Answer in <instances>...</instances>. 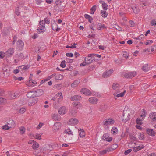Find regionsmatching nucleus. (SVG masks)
Returning a JSON list of instances; mask_svg holds the SVG:
<instances>
[{"mask_svg":"<svg viewBox=\"0 0 156 156\" xmlns=\"http://www.w3.org/2000/svg\"><path fill=\"white\" fill-rule=\"evenodd\" d=\"M102 6L104 10H106L108 9V5L105 3H102Z\"/></svg>","mask_w":156,"mask_h":156,"instance_id":"obj_35","label":"nucleus"},{"mask_svg":"<svg viewBox=\"0 0 156 156\" xmlns=\"http://www.w3.org/2000/svg\"><path fill=\"white\" fill-rule=\"evenodd\" d=\"M14 52V49L13 48H10L6 52L7 55L8 56H10Z\"/></svg>","mask_w":156,"mask_h":156,"instance_id":"obj_21","label":"nucleus"},{"mask_svg":"<svg viewBox=\"0 0 156 156\" xmlns=\"http://www.w3.org/2000/svg\"><path fill=\"white\" fill-rule=\"evenodd\" d=\"M144 38V36L143 34H142L140 35L139 37H136L134 39L136 40H140Z\"/></svg>","mask_w":156,"mask_h":156,"instance_id":"obj_40","label":"nucleus"},{"mask_svg":"<svg viewBox=\"0 0 156 156\" xmlns=\"http://www.w3.org/2000/svg\"><path fill=\"white\" fill-rule=\"evenodd\" d=\"M97 101V99L95 97H91L89 99V101L92 104H96L98 102Z\"/></svg>","mask_w":156,"mask_h":156,"instance_id":"obj_19","label":"nucleus"},{"mask_svg":"<svg viewBox=\"0 0 156 156\" xmlns=\"http://www.w3.org/2000/svg\"><path fill=\"white\" fill-rule=\"evenodd\" d=\"M144 135L143 134L140 133L138 137L140 140H143L144 138Z\"/></svg>","mask_w":156,"mask_h":156,"instance_id":"obj_48","label":"nucleus"},{"mask_svg":"<svg viewBox=\"0 0 156 156\" xmlns=\"http://www.w3.org/2000/svg\"><path fill=\"white\" fill-rule=\"evenodd\" d=\"M26 111V109L24 108H21L19 110V112L21 114H23Z\"/></svg>","mask_w":156,"mask_h":156,"instance_id":"obj_47","label":"nucleus"},{"mask_svg":"<svg viewBox=\"0 0 156 156\" xmlns=\"http://www.w3.org/2000/svg\"><path fill=\"white\" fill-rule=\"evenodd\" d=\"M151 23L152 26H156V22L155 20H152L151 21Z\"/></svg>","mask_w":156,"mask_h":156,"instance_id":"obj_56","label":"nucleus"},{"mask_svg":"<svg viewBox=\"0 0 156 156\" xmlns=\"http://www.w3.org/2000/svg\"><path fill=\"white\" fill-rule=\"evenodd\" d=\"M72 105L74 107L73 108H75L76 109L77 108H80L81 107V104L78 102L73 103H72Z\"/></svg>","mask_w":156,"mask_h":156,"instance_id":"obj_17","label":"nucleus"},{"mask_svg":"<svg viewBox=\"0 0 156 156\" xmlns=\"http://www.w3.org/2000/svg\"><path fill=\"white\" fill-rule=\"evenodd\" d=\"M3 128H2L4 130H6L7 129H9V128L11 127V126L9 127L7 125H5V126H3Z\"/></svg>","mask_w":156,"mask_h":156,"instance_id":"obj_51","label":"nucleus"},{"mask_svg":"<svg viewBox=\"0 0 156 156\" xmlns=\"http://www.w3.org/2000/svg\"><path fill=\"white\" fill-rule=\"evenodd\" d=\"M113 72V70L111 69L108 70H107L103 73L102 76L104 78H107L110 76Z\"/></svg>","mask_w":156,"mask_h":156,"instance_id":"obj_3","label":"nucleus"},{"mask_svg":"<svg viewBox=\"0 0 156 156\" xmlns=\"http://www.w3.org/2000/svg\"><path fill=\"white\" fill-rule=\"evenodd\" d=\"M64 133H66L67 134H68L69 135L71 134L73 135V134L72 133V132H71V131L69 129H67L65 130L64 132Z\"/></svg>","mask_w":156,"mask_h":156,"instance_id":"obj_42","label":"nucleus"},{"mask_svg":"<svg viewBox=\"0 0 156 156\" xmlns=\"http://www.w3.org/2000/svg\"><path fill=\"white\" fill-rule=\"evenodd\" d=\"M149 117L153 121H156V112L150 114Z\"/></svg>","mask_w":156,"mask_h":156,"instance_id":"obj_22","label":"nucleus"},{"mask_svg":"<svg viewBox=\"0 0 156 156\" xmlns=\"http://www.w3.org/2000/svg\"><path fill=\"white\" fill-rule=\"evenodd\" d=\"M34 91L36 97L41 96L44 93L43 90L41 89H37Z\"/></svg>","mask_w":156,"mask_h":156,"instance_id":"obj_14","label":"nucleus"},{"mask_svg":"<svg viewBox=\"0 0 156 156\" xmlns=\"http://www.w3.org/2000/svg\"><path fill=\"white\" fill-rule=\"evenodd\" d=\"M122 55L124 57L127 58L128 57V56L127 55V53L126 52H123L122 53Z\"/></svg>","mask_w":156,"mask_h":156,"instance_id":"obj_54","label":"nucleus"},{"mask_svg":"<svg viewBox=\"0 0 156 156\" xmlns=\"http://www.w3.org/2000/svg\"><path fill=\"white\" fill-rule=\"evenodd\" d=\"M18 95V94L17 93H15L11 94V97L12 99H15L16 98Z\"/></svg>","mask_w":156,"mask_h":156,"instance_id":"obj_44","label":"nucleus"},{"mask_svg":"<svg viewBox=\"0 0 156 156\" xmlns=\"http://www.w3.org/2000/svg\"><path fill=\"white\" fill-rule=\"evenodd\" d=\"M81 97L78 95H75L72 97L70 100L72 101H80L81 99Z\"/></svg>","mask_w":156,"mask_h":156,"instance_id":"obj_16","label":"nucleus"},{"mask_svg":"<svg viewBox=\"0 0 156 156\" xmlns=\"http://www.w3.org/2000/svg\"><path fill=\"white\" fill-rule=\"evenodd\" d=\"M105 10H101V14L102 17L104 18L106 17L108 15V13Z\"/></svg>","mask_w":156,"mask_h":156,"instance_id":"obj_29","label":"nucleus"},{"mask_svg":"<svg viewBox=\"0 0 156 156\" xmlns=\"http://www.w3.org/2000/svg\"><path fill=\"white\" fill-rule=\"evenodd\" d=\"M114 122V120L111 119H106L103 121L104 125L107 126L113 124Z\"/></svg>","mask_w":156,"mask_h":156,"instance_id":"obj_5","label":"nucleus"},{"mask_svg":"<svg viewBox=\"0 0 156 156\" xmlns=\"http://www.w3.org/2000/svg\"><path fill=\"white\" fill-rule=\"evenodd\" d=\"M112 88L114 90H118L119 88V86L118 84H113L112 85Z\"/></svg>","mask_w":156,"mask_h":156,"instance_id":"obj_38","label":"nucleus"},{"mask_svg":"<svg viewBox=\"0 0 156 156\" xmlns=\"http://www.w3.org/2000/svg\"><path fill=\"white\" fill-rule=\"evenodd\" d=\"M17 44V47L19 49L21 50L23 48L24 43L21 40H18Z\"/></svg>","mask_w":156,"mask_h":156,"instance_id":"obj_10","label":"nucleus"},{"mask_svg":"<svg viewBox=\"0 0 156 156\" xmlns=\"http://www.w3.org/2000/svg\"><path fill=\"white\" fill-rule=\"evenodd\" d=\"M62 75H58L55 76V79L56 80H60L62 79Z\"/></svg>","mask_w":156,"mask_h":156,"instance_id":"obj_41","label":"nucleus"},{"mask_svg":"<svg viewBox=\"0 0 156 156\" xmlns=\"http://www.w3.org/2000/svg\"><path fill=\"white\" fill-rule=\"evenodd\" d=\"M23 66V67L22 68V69L23 70H25L27 69H28L29 67H30V66L28 65H26L25 66H22L21 67H22Z\"/></svg>","mask_w":156,"mask_h":156,"instance_id":"obj_45","label":"nucleus"},{"mask_svg":"<svg viewBox=\"0 0 156 156\" xmlns=\"http://www.w3.org/2000/svg\"><path fill=\"white\" fill-rule=\"evenodd\" d=\"M79 134L80 137H83L85 136V133L83 130L82 129H79Z\"/></svg>","mask_w":156,"mask_h":156,"instance_id":"obj_28","label":"nucleus"},{"mask_svg":"<svg viewBox=\"0 0 156 156\" xmlns=\"http://www.w3.org/2000/svg\"><path fill=\"white\" fill-rule=\"evenodd\" d=\"M118 132V130L116 127H113L111 129V132L113 134H115Z\"/></svg>","mask_w":156,"mask_h":156,"instance_id":"obj_36","label":"nucleus"},{"mask_svg":"<svg viewBox=\"0 0 156 156\" xmlns=\"http://www.w3.org/2000/svg\"><path fill=\"white\" fill-rule=\"evenodd\" d=\"M81 92L86 96H90L91 95V93L90 90L86 88H82L81 90Z\"/></svg>","mask_w":156,"mask_h":156,"instance_id":"obj_4","label":"nucleus"},{"mask_svg":"<svg viewBox=\"0 0 156 156\" xmlns=\"http://www.w3.org/2000/svg\"><path fill=\"white\" fill-rule=\"evenodd\" d=\"M6 102V99L5 98L0 97V104L5 103Z\"/></svg>","mask_w":156,"mask_h":156,"instance_id":"obj_43","label":"nucleus"},{"mask_svg":"<svg viewBox=\"0 0 156 156\" xmlns=\"http://www.w3.org/2000/svg\"><path fill=\"white\" fill-rule=\"evenodd\" d=\"M20 134H24L25 131V129L23 126H21L20 128Z\"/></svg>","mask_w":156,"mask_h":156,"instance_id":"obj_37","label":"nucleus"},{"mask_svg":"<svg viewBox=\"0 0 156 156\" xmlns=\"http://www.w3.org/2000/svg\"><path fill=\"white\" fill-rule=\"evenodd\" d=\"M37 101L38 98H32L30 100L28 101V104L29 105L32 106L36 103Z\"/></svg>","mask_w":156,"mask_h":156,"instance_id":"obj_7","label":"nucleus"},{"mask_svg":"<svg viewBox=\"0 0 156 156\" xmlns=\"http://www.w3.org/2000/svg\"><path fill=\"white\" fill-rule=\"evenodd\" d=\"M107 152L106 150H104L102 151H99V154L101 155H103L105 154Z\"/></svg>","mask_w":156,"mask_h":156,"instance_id":"obj_58","label":"nucleus"},{"mask_svg":"<svg viewBox=\"0 0 156 156\" xmlns=\"http://www.w3.org/2000/svg\"><path fill=\"white\" fill-rule=\"evenodd\" d=\"M143 148V146H140L135 147L134 148V151L136 152L139 150H141Z\"/></svg>","mask_w":156,"mask_h":156,"instance_id":"obj_31","label":"nucleus"},{"mask_svg":"<svg viewBox=\"0 0 156 156\" xmlns=\"http://www.w3.org/2000/svg\"><path fill=\"white\" fill-rule=\"evenodd\" d=\"M35 138L36 139L39 140H41V136L39 134H36L35 136Z\"/></svg>","mask_w":156,"mask_h":156,"instance_id":"obj_53","label":"nucleus"},{"mask_svg":"<svg viewBox=\"0 0 156 156\" xmlns=\"http://www.w3.org/2000/svg\"><path fill=\"white\" fill-rule=\"evenodd\" d=\"M132 151V150L131 149H129L128 150H126L125 151L124 154L125 155H127V154H128L131 152Z\"/></svg>","mask_w":156,"mask_h":156,"instance_id":"obj_50","label":"nucleus"},{"mask_svg":"<svg viewBox=\"0 0 156 156\" xmlns=\"http://www.w3.org/2000/svg\"><path fill=\"white\" fill-rule=\"evenodd\" d=\"M115 28L119 31H122V28L118 25H116Z\"/></svg>","mask_w":156,"mask_h":156,"instance_id":"obj_57","label":"nucleus"},{"mask_svg":"<svg viewBox=\"0 0 156 156\" xmlns=\"http://www.w3.org/2000/svg\"><path fill=\"white\" fill-rule=\"evenodd\" d=\"M132 9L133 12L135 13H138L139 12V9H138V7L136 6L134 8H132Z\"/></svg>","mask_w":156,"mask_h":156,"instance_id":"obj_34","label":"nucleus"},{"mask_svg":"<svg viewBox=\"0 0 156 156\" xmlns=\"http://www.w3.org/2000/svg\"><path fill=\"white\" fill-rule=\"evenodd\" d=\"M70 114L72 116H75L77 112V110L75 108H73L70 110Z\"/></svg>","mask_w":156,"mask_h":156,"instance_id":"obj_20","label":"nucleus"},{"mask_svg":"<svg viewBox=\"0 0 156 156\" xmlns=\"http://www.w3.org/2000/svg\"><path fill=\"white\" fill-rule=\"evenodd\" d=\"M78 122V120L75 118H72L70 119L69 120L68 124H69L72 125H76Z\"/></svg>","mask_w":156,"mask_h":156,"instance_id":"obj_12","label":"nucleus"},{"mask_svg":"<svg viewBox=\"0 0 156 156\" xmlns=\"http://www.w3.org/2000/svg\"><path fill=\"white\" fill-rule=\"evenodd\" d=\"M66 56L67 57H72L73 54L72 53H67L66 54Z\"/></svg>","mask_w":156,"mask_h":156,"instance_id":"obj_61","label":"nucleus"},{"mask_svg":"<svg viewBox=\"0 0 156 156\" xmlns=\"http://www.w3.org/2000/svg\"><path fill=\"white\" fill-rule=\"evenodd\" d=\"M129 137L131 140H133L134 141L136 140V138L134 136L132 135V134H129Z\"/></svg>","mask_w":156,"mask_h":156,"instance_id":"obj_46","label":"nucleus"},{"mask_svg":"<svg viewBox=\"0 0 156 156\" xmlns=\"http://www.w3.org/2000/svg\"><path fill=\"white\" fill-rule=\"evenodd\" d=\"M136 75V72H132L129 73H126L124 75V76L126 78H132L135 76Z\"/></svg>","mask_w":156,"mask_h":156,"instance_id":"obj_2","label":"nucleus"},{"mask_svg":"<svg viewBox=\"0 0 156 156\" xmlns=\"http://www.w3.org/2000/svg\"><path fill=\"white\" fill-rule=\"evenodd\" d=\"M45 26L40 25L39 27L37 29V32L39 33L45 31Z\"/></svg>","mask_w":156,"mask_h":156,"instance_id":"obj_23","label":"nucleus"},{"mask_svg":"<svg viewBox=\"0 0 156 156\" xmlns=\"http://www.w3.org/2000/svg\"><path fill=\"white\" fill-rule=\"evenodd\" d=\"M43 123H40L38 126L37 127V129H39L41 127L43 126Z\"/></svg>","mask_w":156,"mask_h":156,"instance_id":"obj_64","label":"nucleus"},{"mask_svg":"<svg viewBox=\"0 0 156 156\" xmlns=\"http://www.w3.org/2000/svg\"><path fill=\"white\" fill-rule=\"evenodd\" d=\"M52 118L55 121H59L60 117L58 114H54L52 116Z\"/></svg>","mask_w":156,"mask_h":156,"instance_id":"obj_26","label":"nucleus"},{"mask_svg":"<svg viewBox=\"0 0 156 156\" xmlns=\"http://www.w3.org/2000/svg\"><path fill=\"white\" fill-rule=\"evenodd\" d=\"M129 23L131 27H133L135 26V23H134V22L133 21H129Z\"/></svg>","mask_w":156,"mask_h":156,"instance_id":"obj_59","label":"nucleus"},{"mask_svg":"<svg viewBox=\"0 0 156 156\" xmlns=\"http://www.w3.org/2000/svg\"><path fill=\"white\" fill-rule=\"evenodd\" d=\"M112 137H109L108 135L107 134H104L102 136V139L106 141L110 142L112 140Z\"/></svg>","mask_w":156,"mask_h":156,"instance_id":"obj_13","label":"nucleus"},{"mask_svg":"<svg viewBox=\"0 0 156 156\" xmlns=\"http://www.w3.org/2000/svg\"><path fill=\"white\" fill-rule=\"evenodd\" d=\"M52 28L53 30H56L58 31L60 30V28L58 27L57 24L55 22V21H54L53 23L51 22Z\"/></svg>","mask_w":156,"mask_h":156,"instance_id":"obj_6","label":"nucleus"},{"mask_svg":"<svg viewBox=\"0 0 156 156\" xmlns=\"http://www.w3.org/2000/svg\"><path fill=\"white\" fill-rule=\"evenodd\" d=\"M99 47L100 49L102 50H105L106 48V47L104 45H99Z\"/></svg>","mask_w":156,"mask_h":156,"instance_id":"obj_63","label":"nucleus"},{"mask_svg":"<svg viewBox=\"0 0 156 156\" xmlns=\"http://www.w3.org/2000/svg\"><path fill=\"white\" fill-rule=\"evenodd\" d=\"M60 66L62 68H64L65 67L66 64L65 61L64 60L61 62V63L60 64Z\"/></svg>","mask_w":156,"mask_h":156,"instance_id":"obj_52","label":"nucleus"},{"mask_svg":"<svg viewBox=\"0 0 156 156\" xmlns=\"http://www.w3.org/2000/svg\"><path fill=\"white\" fill-rule=\"evenodd\" d=\"M80 80H75L74 82L71 84V86L72 87H76L77 85L80 83Z\"/></svg>","mask_w":156,"mask_h":156,"instance_id":"obj_25","label":"nucleus"},{"mask_svg":"<svg viewBox=\"0 0 156 156\" xmlns=\"http://www.w3.org/2000/svg\"><path fill=\"white\" fill-rule=\"evenodd\" d=\"M44 22L47 24H49L50 23V20L47 17L44 19Z\"/></svg>","mask_w":156,"mask_h":156,"instance_id":"obj_49","label":"nucleus"},{"mask_svg":"<svg viewBox=\"0 0 156 156\" xmlns=\"http://www.w3.org/2000/svg\"><path fill=\"white\" fill-rule=\"evenodd\" d=\"M19 7H17L15 9V12L17 16H19L20 15V12Z\"/></svg>","mask_w":156,"mask_h":156,"instance_id":"obj_39","label":"nucleus"},{"mask_svg":"<svg viewBox=\"0 0 156 156\" xmlns=\"http://www.w3.org/2000/svg\"><path fill=\"white\" fill-rule=\"evenodd\" d=\"M67 111L65 106H62L58 110V113L60 114H64L66 113Z\"/></svg>","mask_w":156,"mask_h":156,"instance_id":"obj_15","label":"nucleus"},{"mask_svg":"<svg viewBox=\"0 0 156 156\" xmlns=\"http://www.w3.org/2000/svg\"><path fill=\"white\" fill-rule=\"evenodd\" d=\"M122 121L124 122H126L130 119V115L127 111L124 110L123 113V117L122 118Z\"/></svg>","mask_w":156,"mask_h":156,"instance_id":"obj_1","label":"nucleus"},{"mask_svg":"<svg viewBox=\"0 0 156 156\" xmlns=\"http://www.w3.org/2000/svg\"><path fill=\"white\" fill-rule=\"evenodd\" d=\"M27 97L29 98L36 97L34 91H31L27 93Z\"/></svg>","mask_w":156,"mask_h":156,"instance_id":"obj_9","label":"nucleus"},{"mask_svg":"<svg viewBox=\"0 0 156 156\" xmlns=\"http://www.w3.org/2000/svg\"><path fill=\"white\" fill-rule=\"evenodd\" d=\"M60 127V123L59 122H56L54 125L53 129L55 131H56L59 129Z\"/></svg>","mask_w":156,"mask_h":156,"instance_id":"obj_18","label":"nucleus"},{"mask_svg":"<svg viewBox=\"0 0 156 156\" xmlns=\"http://www.w3.org/2000/svg\"><path fill=\"white\" fill-rule=\"evenodd\" d=\"M5 94V92L2 89H0V95L3 96Z\"/></svg>","mask_w":156,"mask_h":156,"instance_id":"obj_60","label":"nucleus"},{"mask_svg":"<svg viewBox=\"0 0 156 156\" xmlns=\"http://www.w3.org/2000/svg\"><path fill=\"white\" fill-rule=\"evenodd\" d=\"M39 145L38 144V143H37L36 142H34V143L33 144V145L32 146V148L34 149H35L38 148L39 147Z\"/></svg>","mask_w":156,"mask_h":156,"instance_id":"obj_33","label":"nucleus"},{"mask_svg":"<svg viewBox=\"0 0 156 156\" xmlns=\"http://www.w3.org/2000/svg\"><path fill=\"white\" fill-rule=\"evenodd\" d=\"M26 84L29 86H34L33 84L37 83L36 81L32 80V78H29L28 82H27Z\"/></svg>","mask_w":156,"mask_h":156,"instance_id":"obj_8","label":"nucleus"},{"mask_svg":"<svg viewBox=\"0 0 156 156\" xmlns=\"http://www.w3.org/2000/svg\"><path fill=\"white\" fill-rule=\"evenodd\" d=\"M146 131L148 134L151 136H154L156 134V132L151 129H147Z\"/></svg>","mask_w":156,"mask_h":156,"instance_id":"obj_11","label":"nucleus"},{"mask_svg":"<svg viewBox=\"0 0 156 156\" xmlns=\"http://www.w3.org/2000/svg\"><path fill=\"white\" fill-rule=\"evenodd\" d=\"M149 69V68L148 67L147 64H146L144 65L142 68V69L145 72L147 71Z\"/></svg>","mask_w":156,"mask_h":156,"instance_id":"obj_32","label":"nucleus"},{"mask_svg":"<svg viewBox=\"0 0 156 156\" xmlns=\"http://www.w3.org/2000/svg\"><path fill=\"white\" fill-rule=\"evenodd\" d=\"M102 28H106V27H105V25L104 24H102L101 23H98L97 26V29L98 30H100Z\"/></svg>","mask_w":156,"mask_h":156,"instance_id":"obj_27","label":"nucleus"},{"mask_svg":"<svg viewBox=\"0 0 156 156\" xmlns=\"http://www.w3.org/2000/svg\"><path fill=\"white\" fill-rule=\"evenodd\" d=\"M153 42V41L152 40H148L147 42H146L145 43V44L146 45H147L148 44H151Z\"/></svg>","mask_w":156,"mask_h":156,"instance_id":"obj_62","label":"nucleus"},{"mask_svg":"<svg viewBox=\"0 0 156 156\" xmlns=\"http://www.w3.org/2000/svg\"><path fill=\"white\" fill-rule=\"evenodd\" d=\"M96 5H94L90 9V10L95 12L96 9Z\"/></svg>","mask_w":156,"mask_h":156,"instance_id":"obj_55","label":"nucleus"},{"mask_svg":"<svg viewBox=\"0 0 156 156\" xmlns=\"http://www.w3.org/2000/svg\"><path fill=\"white\" fill-rule=\"evenodd\" d=\"M94 60V59L92 57H91V58H85L84 59L85 61L87 63L88 65L93 62Z\"/></svg>","mask_w":156,"mask_h":156,"instance_id":"obj_24","label":"nucleus"},{"mask_svg":"<svg viewBox=\"0 0 156 156\" xmlns=\"http://www.w3.org/2000/svg\"><path fill=\"white\" fill-rule=\"evenodd\" d=\"M8 125H11L10 126L11 127L15 126V123L13 120L12 119H10L8 122Z\"/></svg>","mask_w":156,"mask_h":156,"instance_id":"obj_30","label":"nucleus"}]
</instances>
